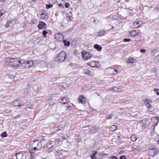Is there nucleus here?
Instances as JSON below:
<instances>
[{
  "mask_svg": "<svg viewBox=\"0 0 159 159\" xmlns=\"http://www.w3.org/2000/svg\"><path fill=\"white\" fill-rule=\"evenodd\" d=\"M5 63L7 66H10L12 68H17L20 66L21 62L20 60L16 58H7L6 59Z\"/></svg>",
  "mask_w": 159,
  "mask_h": 159,
  "instance_id": "1",
  "label": "nucleus"
},
{
  "mask_svg": "<svg viewBox=\"0 0 159 159\" xmlns=\"http://www.w3.org/2000/svg\"><path fill=\"white\" fill-rule=\"evenodd\" d=\"M67 54L65 51H62L55 58V61L57 62H63L66 58Z\"/></svg>",
  "mask_w": 159,
  "mask_h": 159,
  "instance_id": "2",
  "label": "nucleus"
},
{
  "mask_svg": "<svg viewBox=\"0 0 159 159\" xmlns=\"http://www.w3.org/2000/svg\"><path fill=\"white\" fill-rule=\"evenodd\" d=\"M82 55L83 58L84 60H88L90 59L93 56L92 54L85 51H84L82 52Z\"/></svg>",
  "mask_w": 159,
  "mask_h": 159,
  "instance_id": "3",
  "label": "nucleus"
},
{
  "mask_svg": "<svg viewBox=\"0 0 159 159\" xmlns=\"http://www.w3.org/2000/svg\"><path fill=\"white\" fill-rule=\"evenodd\" d=\"M158 152V150L156 148L150 149L148 151V155L150 156L153 157L156 153Z\"/></svg>",
  "mask_w": 159,
  "mask_h": 159,
  "instance_id": "4",
  "label": "nucleus"
},
{
  "mask_svg": "<svg viewBox=\"0 0 159 159\" xmlns=\"http://www.w3.org/2000/svg\"><path fill=\"white\" fill-rule=\"evenodd\" d=\"M141 124L143 128H145L149 126V122L148 120L144 119L141 121Z\"/></svg>",
  "mask_w": 159,
  "mask_h": 159,
  "instance_id": "5",
  "label": "nucleus"
},
{
  "mask_svg": "<svg viewBox=\"0 0 159 159\" xmlns=\"http://www.w3.org/2000/svg\"><path fill=\"white\" fill-rule=\"evenodd\" d=\"M54 98V97H50L47 100V104L50 106L54 105L56 102V101Z\"/></svg>",
  "mask_w": 159,
  "mask_h": 159,
  "instance_id": "6",
  "label": "nucleus"
},
{
  "mask_svg": "<svg viewBox=\"0 0 159 159\" xmlns=\"http://www.w3.org/2000/svg\"><path fill=\"white\" fill-rule=\"evenodd\" d=\"M46 26V24L42 21H39L38 25V27L39 29H45Z\"/></svg>",
  "mask_w": 159,
  "mask_h": 159,
  "instance_id": "7",
  "label": "nucleus"
},
{
  "mask_svg": "<svg viewBox=\"0 0 159 159\" xmlns=\"http://www.w3.org/2000/svg\"><path fill=\"white\" fill-rule=\"evenodd\" d=\"M55 38L57 41H61L63 39V37L62 34L57 33L56 34Z\"/></svg>",
  "mask_w": 159,
  "mask_h": 159,
  "instance_id": "8",
  "label": "nucleus"
},
{
  "mask_svg": "<svg viewBox=\"0 0 159 159\" xmlns=\"http://www.w3.org/2000/svg\"><path fill=\"white\" fill-rule=\"evenodd\" d=\"M87 65L92 67H98V66L96 62L94 61H92L87 63Z\"/></svg>",
  "mask_w": 159,
  "mask_h": 159,
  "instance_id": "9",
  "label": "nucleus"
},
{
  "mask_svg": "<svg viewBox=\"0 0 159 159\" xmlns=\"http://www.w3.org/2000/svg\"><path fill=\"white\" fill-rule=\"evenodd\" d=\"M59 101H60V103L65 104L68 103L69 102V100L68 98L65 97L61 98L59 100Z\"/></svg>",
  "mask_w": 159,
  "mask_h": 159,
  "instance_id": "10",
  "label": "nucleus"
},
{
  "mask_svg": "<svg viewBox=\"0 0 159 159\" xmlns=\"http://www.w3.org/2000/svg\"><path fill=\"white\" fill-rule=\"evenodd\" d=\"M151 102H152L151 100L147 99H146L144 102V104L146 107L148 108H150L151 107Z\"/></svg>",
  "mask_w": 159,
  "mask_h": 159,
  "instance_id": "11",
  "label": "nucleus"
},
{
  "mask_svg": "<svg viewBox=\"0 0 159 159\" xmlns=\"http://www.w3.org/2000/svg\"><path fill=\"white\" fill-rule=\"evenodd\" d=\"M99 130V128H96L95 126H93L89 128V131L90 132H92V133H93L96 131H98Z\"/></svg>",
  "mask_w": 159,
  "mask_h": 159,
  "instance_id": "12",
  "label": "nucleus"
},
{
  "mask_svg": "<svg viewBox=\"0 0 159 159\" xmlns=\"http://www.w3.org/2000/svg\"><path fill=\"white\" fill-rule=\"evenodd\" d=\"M17 159H24L23 152L17 153L16 154Z\"/></svg>",
  "mask_w": 159,
  "mask_h": 159,
  "instance_id": "13",
  "label": "nucleus"
},
{
  "mask_svg": "<svg viewBox=\"0 0 159 159\" xmlns=\"http://www.w3.org/2000/svg\"><path fill=\"white\" fill-rule=\"evenodd\" d=\"M79 102L82 104L85 103V99L84 97L80 96L79 98Z\"/></svg>",
  "mask_w": 159,
  "mask_h": 159,
  "instance_id": "14",
  "label": "nucleus"
},
{
  "mask_svg": "<svg viewBox=\"0 0 159 159\" xmlns=\"http://www.w3.org/2000/svg\"><path fill=\"white\" fill-rule=\"evenodd\" d=\"M66 19L68 21H72L73 19V17L71 15V13H70L67 14L66 17Z\"/></svg>",
  "mask_w": 159,
  "mask_h": 159,
  "instance_id": "15",
  "label": "nucleus"
},
{
  "mask_svg": "<svg viewBox=\"0 0 159 159\" xmlns=\"http://www.w3.org/2000/svg\"><path fill=\"white\" fill-rule=\"evenodd\" d=\"M20 65H22L23 67L25 68H28L29 67V65L28 64L27 61H24L22 63L21 62Z\"/></svg>",
  "mask_w": 159,
  "mask_h": 159,
  "instance_id": "16",
  "label": "nucleus"
},
{
  "mask_svg": "<svg viewBox=\"0 0 159 159\" xmlns=\"http://www.w3.org/2000/svg\"><path fill=\"white\" fill-rule=\"evenodd\" d=\"M93 47L94 48L97 49L98 51H100L102 50V47L99 45L97 44H95L94 45Z\"/></svg>",
  "mask_w": 159,
  "mask_h": 159,
  "instance_id": "17",
  "label": "nucleus"
},
{
  "mask_svg": "<svg viewBox=\"0 0 159 159\" xmlns=\"http://www.w3.org/2000/svg\"><path fill=\"white\" fill-rule=\"evenodd\" d=\"M105 31L104 30H100L98 31L99 34L98 35V36H102L105 35Z\"/></svg>",
  "mask_w": 159,
  "mask_h": 159,
  "instance_id": "18",
  "label": "nucleus"
},
{
  "mask_svg": "<svg viewBox=\"0 0 159 159\" xmlns=\"http://www.w3.org/2000/svg\"><path fill=\"white\" fill-rule=\"evenodd\" d=\"M139 21L134 22L133 24V25L134 28H137L140 27V25L139 24Z\"/></svg>",
  "mask_w": 159,
  "mask_h": 159,
  "instance_id": "19",
  "label": "nucleus"
},
{
  "mask_svg": "<svg viewBox=\"0 0 159 159\" xmlns=\"http://www.w3.org/2000/svg\"><path fill=\"white\" fill-rule=\"evenodd\" d=\"M117 129V127L116 126L112 125L110 127L109 129L111 131H114L116 130Z\"/></svg>",
  "mask_w": 159,
  "mask_h": 159,
  "instance_id": "20",
  "label": "nucleus"
},
{
  "mask_svg": "<svg viewBox=\"0 0 159 159\" xmlns=\"http://www.w3.org/2000/svg\"><path fill=\"white\" fill-rule=\"evenodd\" d=\"M63 42L65 46H69L70 45V42L69 41H67L66 40H63Z\"/></svg>",
  "mask_w": 159,
  "mask_h": 159,
  "instance_id": "21",
  "label": "nucleus"
},
{
  "mask_svg": "<svg viewBox=\"0 0 159 159\" xmlns=\"http://www.w3.org/2000/svg\"><path fill=\"white\" fill-rule=\"evenodd\" d=\"M35 144H37V145H38V142L37 140L35 141L32 145L33 147H34L33 149L35 151L37 149V147L34 146Z\"/></svg>",
  "mask_w": 159,
  "mask_h": 159,
  "instance_id": "22",
  "label": "nucleus"
},
{
  "mask_svg": "<svg viewBox=\"0 0 159 159\" xmlns=\"http://www.w3.org/2000/svg\"><path fill=\"white\" fill-rule=\"evenodd\" d=\"M97 152L95 151L93 153L91 154L90 157L91 159H96L95 155L97 154Z\"/></svg>",
  "mask_w": 159,
  "mask_h": 159,
  "instance_id": "23",
  "label": "nucleus"
},
{
  "mask_svg": "<svg viewBox=\"0 0 159 159\" xmlns=\"http://www.w3.org/2000/svg\"><path fill=\"white\" fill-rule=\"evenodd\" d=\"M137 34L136 31L134 30H133L132 31L130 32V35L131 36H134L136 35H137Z\"/></svg>",
  "mask_w": 159,
  "mask_h": 159,
  "instance_id": "24",
  "label": "nucleus"
},
{
  "mask_svg": "<svg viewBox=\"0 0 159 159\" xmlns=\"http://www.w3.org/2000/svg\"><path fill=\"white\" fill-rule=\"evenodd\" d=\"M12 25V23L11 21L7 20L6 24V27L7 28L9 27V26H11Z\"/></svg>",
  "mask_w": 159,
  "mask_h": 159,
  "instance_id": "25",
  "label": "nucleus"
},
{
  "mask_svg": "<svg viewBox=\"0 0 159 159\" xmlns=\"http://www.w3.org/2000/svg\"><path fill=\"white\" fill-rule=\"evenodd\" d=\"M130 138L131 141L133 142L135 141L137 139L135 135H132Z\"/></svg>",
  "mask_w": 159,
  "mask_h": 159,
  "instance_id": "26",
  "label": "nucleus"
},
{
  "mask_svg": "<svg viewBox=\"0 0 159 159\" xmlns=\"http://www.w3.org/2000/svg\"><path fill=\"white\" fill-rule=\"evenodd\" d=\"M28 64L29 65V67L32 66L34 64L33 62L32 61H27Z\"/></svg>",
  "mask_w": 159,
  "mask_h": 159,
  "instance_id": "27",
  "label": "nucleus"
},
{
  "mask_svg": "<svg viewBox=\"0 0 159 159\" xmlns=\"http://www.w3.org/2000/svg\"><path fill=\"white\" fill-rule=\"evenodd\" d=\"M133 150L136 153H138L140 151V148L137 147L134 148Z\"/></svg>",
  "mask_w": 159,
  "mask_h": 159,
  "instance_id": "28",
  "label": "nucleus"
},
{
  "mask_svg": "<svg viewBox=\"0 0 159 159\" xmlns=\"http://www.w3.org/2000/svg\"><path fill=\"white\" fill-rule=\"evenodd\" d=\"M118 87L116 86L113 87V88H111V90H113L115 92H118V91H119L118 90Z\"/></svg>",
  "mask_w": 159,
  "mask_h": 159,
  "instance_id": "29",
  "label": "nucleus"
},
{
  "mask_svg": "<svg viewBox=\"0 0 159 159\" xmlns=\"http://www.w3.org/2000/svg\"><path fill=\"white\" fill-rule=\"evenodd\" d=\"M1 136L2 137L4 138L7 136V135L6 132H4L1 134Z\"/></svg>",
  "mask_w": 159,
  "mask_h": 159,
  "instance_id": "30",
  "label": "nucleus"
},
{
  "mask_svg": "<svg viewBox=\"0 0 159 159\" xmlns=\"http://www.w3.org/2000/svg\"><path fill=\"white\" fill-rule=\"evenodd\" d=\"M90 71L88 69H84V73L85 74H88L90 73Z\"/></svg>",
  "mask_w": 159,
  "mask_h": 159,
  "instance_id": "31",
  "label": "nucleus"
},
{
  "mask_svg": "<svg viewBox=\"0 0 159 159\" xmlns=\"http://www.w3.org/2000/svg\"><path fill=\"white\" fill-rule=\"evenodd\" d=\"M151 120L152 121H155L154 122H157L158 120V118L154 116L152 118Z\"/></svg>",
  "mask_w": 159,
  "mask_h": 159,
  "instance_id": "32",
  "label": "nucleus"
},
{
  "mask_svg": "<svg viewBox=\"0 0 159 159\" xmlns=\"http://www.w3.org/2000/svg\"><path fill=\"white\" fill-rule=\"evenodd\" d=\"M48 33V32L45 30H44L43 32V36L44 37H45L46 36L47 34Z\"/></svg>",
  "mask_w": 159,
  "mask_h": 159,
  "instance_id": "33",
  "label": "nucleus"
},
{
  "mask_svg": "<svg viewBox=\"0 0 159 159\" xmlns=\"http://www.w3.org/2000/svg\"><path fill=\"white\" fill-rule=\"evenodd\" d=\"M129 62L131 63H133L134 62V59L132 58H129Z\"/></svg>",
  "mask_w": 159,
  "mask_h": 159,
  "instance_id": "34",
  "label": "nucleus"
},
{
  "mask_svg": "<svg viewBox=\"0 0 159 159\" xmlns=\"http://www.w3.org/2000/svg\"><path fill=\"white\" fill-rule=\"evenodd\" d=\"M53 6V5L52 4H47L46 5V8L47 9H48L52 7Z\"/></svg>",
  "mask_w": 159,
  "mask_h": 159,
  "instance_id": "35",
  "label": "nucleus"
},
{
  "mask_svg": "<svg viewBox=\"0 0 159 159\" xmlns=\"http://www.w3.org/2000/svg\"><path fill=\"white\" fill-rule=\"evenodd\" d=\"M112 114H110L109 115H107L106 116V118L107 119H109L110 118H111L112 117Z\"/></svg>",
  "mask_w": 159,
  "mask_h": 159,
  "instance_id": "36",
  "label": "nucleus"
},
{
  "mask_svg": "<svg viewBox=\"0 0 159 159\" xmlns=\"http://www.w3.org/2000/svg\"><path fill=\"white\" fill-rule=\"evenodd\" d=\"M131 39H123V41L125 42H129L131 41Z\"/></svg>",
  "mask_w": 159,
  "mask_h": 159,
  "instance_id": "37",
  "label": "nucleus"
},
{
  "mask_svg": "<svg viewBox=\"0 0 159 159\" xmlns=\"http://www.w3.org/2000/svg\"><path fill=\"white\" fill-rule=\"evenodd\" d=\"M108 159H117V158L114 156H111L108 158Z\"/></svg>",
  "mask_w": 159,
  "mask_h": 159,
  "instance_id": "38",
  "label": "nucleus"
},
{
  "mask_svg": "<svg viewBox=\"0 0 159 159\" xmlns=\"http://www.w3.org/2000/svg\"><path fill=\"white\" fill-rule=\"evenodd\" d=\"M121 88H118V90L119 91H118V92H122L123 91V89H121Z\"/></svg>",
  "mask_w": 159,
  "mask_h": 159,
  "instance_id": "39",
  "label": "nucleus"
},
{
  "mask_svg": "<svg viewBox=\"0 0 159 159\" xmlns=\"http://www.w3.org/2000/svg\"><path fill=\"white\" fill-rule=\"evenodd\" d=\"M18 102V101L17 100H15L13 102V104L14 105V106H17L16 104H17V103Z\"/></svg>",
  "mask_w": 159,
  "mask_h": 159,
  "instance_id": "40",
  "label": "nucleus"
},
{
  "mask_svg": "<svg viewBox=\"0 0 159 159\" xmlns=\"http://www.w3.org/2000/svg\"><path fill=\"white\" fill-rule=\"evenodd\" d=\"M120 159H125L126 158V157L125 155L122 156L120 157Z\"/></svg>",
  "mask_w": 159,
  "mask_h": 159,
  "instance_id": "41",
  "label": "nucleus"
},
{
  "mask_svg": "<svg viewBox=\"0 0 159 159\" xmlns=\"http://www.w3.org/2000/svg\"><path fill=\"white\" fill-rule=\"evenodd\" d=\"M69 6L70 5L68 3H66L65 4V7L66 8H68Z\"/></svg>",
  "mask_w": 159,
  "mask_h": 159,
  "instance_id": "42",
  "label": "nucleus"
},
{
  "mask_svg": "<svg viewBox=\"0 0 159 159\" xmlns=\"http://www.w3.org/2000/svg\"><path fill=\"white\" fill-rule=\"evenodd\" d=\"M21 117V115L20 114H18L14 117V118H20Z\"/></svg>",
  "mask_w": 159,
  "mask_h": 159,
  "instance_id": "43",
  "label": "nucleus"
},
{
  "mask_svg": "<svg viewBox=\"0 0 159 159\" xmlns=\"http://www.w3.org/2000/svg\"><path fill=\"white\" fill-rule=\"evenodd\" d=\"M140 52L142 53H144L145 52V49H141L140 50Z\"/></svg>",
  "mask_w": 159,
  "mask_h": 159,
  "instance_id": "44",
  "label": "nucleus"
},
{
  "mask_svg": "<svg viewBox=\"0 0 159 159\" xmlns=\"http://www.w3.org/2000/svg\"><path fill=\"white\" fill-rule=\"evenodd\" d=\"M110 71L112 72H113V71H115L116 72H117V70H114L113 69H110Z\"/></svg>",
  "mask_w": 159,
  "mask_h": 159,
  "instance_id": "45",
  "label": "nucleus"
},
{
  "mask_svg": "<svg viewBox=\"0 0 159 159\" xmlns=\"http://www.w3.org/2000/svg\"><path fill=\"white\" fill-rule=\"evenodd\" d=\"M3 12H2V11H0V17H1V16H2L3 15Z\"/></svg>",
  "mask_w": 159,
  "mask_h": 159,
  "instance_id": "46",
  "label": "nucleus"
},
{
  "mask_svg": "<svg viewBox=\"0 0 159 159\" xmlns=\"http://www.w3.org/2000/svg\"><path fill=\"white\" fill-rule=\"evenodd\" d=\"M61 130V128H59L57 129L56 130H55V131L58 132Z\"/></svg>",
  "mask_w": 159,
  "mask_h": 159,
  "instance_id": "47",
  "label": "nucleus"
},
{
  "mask_svg": "<svg viewBox=\"0 0 159 159\" xmlns=\"http://www.w3.org/2000/svg\"><path fill=\"white\" fill-rule=\"evenodd\" d=\"M72 107L70 106H67V109H70Z\"/></svg>",
  "mask_w": 159,
  "mask_h": 159,
  "instance_id": "48",
  "label": "nucleus"
},
{
  "mask_svg": "<svg viewBox=\"0 0 159 159\" xmlns=\"http://www.w3.org/2000/svg\"><path fill=\"white\" fill-rule=\"evenodd\" d=\"M59 7H63V5L61 3H60V4H59Z\"/></svg>",
  "mask_w": 159,
  "mask_h": 159,
  "instance_id": "49",
  "label": "nucleus"
},
{
  "mask_svg": "<svg viewBox=\"0 0 159 159\" xmlns=\"http://www.w3.org/2000/svg\"><path fill=\"white\" fill-rule=\"evenodd\" d=\"M154 90L155 91H157V90H159V89H154Z\"/></svg>",
  "mask_w": 159,
  "mask_h": 159,
  "instance_id": "50",
  "label": "nucleus"
},
{
  "mask_svg": "<svg viewBox=\"0 0 159 159\" xmlns=\"http://www.w3.org/2000/svg\"><path fill=\"white\" fill-rule=\"evenodd\" d=\"M22 106H23V104H19L17 105V106L18 107H21Z\"/></svg>",
  "mask_w": 159,
  "mask_h": 159,
  "instance_id": "51",
  "label": "nucleus"
},
{
  "mask_svg": "<svg viewBox=\"0 0 159 159\" xmlns=\"http://www.w3.org/2000/svg\"><path fill=\"white\" fill-rule=\"evenodd\" d=\"M34 20H32V21H31V23H32V24H34Z\"/></svg>",
  "mask_w": 159,
  "mask_h": 159,
  "instance_id": "52",
  "label": "nucleus"
},
{
  "mask_svg": "<svg viewBox=\"0 0 159 159\" xmlns=\"http://www.w3.org/2000/svg\"><path fill=\"white\" fill-rule=\"evenodd\" d=\"M156 94L157 95H159V92H157L156 93Z\"/></svg>",
  "mask_w": 159,
  "mask_h": 159,
  "instance_id": "53",
  "label": "nucleus"
},
{
  "mask_svg": "<svg viewBox=\"0 0 159 159\" xmlns=\"http://www.w3.org/2000/svg\"><path fill=\"white\" fill-rule=\"evenodd\" d=\"M5 0H0V1L2 2H4L5 1Z\"/></svg>",
  "mask_w": 159,
  "mask_h": 159,
  "instance_id": "54",
  "label": "nucleus"
},
{
  "mask_svg": "<svg viewBox=\"0 0 159 159\" xmlns=\"http://www.w3.org/2000/svg\"><path fill=\"white\" fill-rule=\"evenodd\" d=\"M157 142L159 144V139H158V140H157Z\"/></svg>",
  "mask_w": 159,
  "mask_h": 159,
  "instance_id": "55",
  "label": "nucleus"
},
{
  "mask_svg": "<svg viewBox=\"0 0 159 159\" xmlns=\"http://www.w3.org/2000/svg\"><path fill=\"white\" fill-rule=\"evenodd\" d=\"M44 14V13H42L41 14V16H42Z\"/></svg>",
  "mask_w": 159,
  "mask_h": 159,
  "instance_id": "56",
  "label": "nucleus"
},
{
  "mask_svg": "<svg viewBox=\"0 0 159 159\" xmlns=\"http://www.w3.org/2000/svg\"><path fill=\"white\" fill-rule=\"evenodd\" d=\"M32 1L33 2H35L36 1V0H32Z\"/></svg>",
  "mask_w": 159,
  "mask_h": 159,
  "instance_id": "57",
  "label": "nucleus"
},
{
  "mask_svg": "<svg viewBox=\"0 0 159 159\" xmlns=\"http://www.w3.org/2000/svg\"><path fill=\"white\" fill-rule=\"evenodd\" d=\"M104 155H107V154H105Z\"/></svg>",
  "mask_w": 159,
  "mask_h": 159,
  "instance_id": "58",
  "label": "nucleus"
},
{
  "mask_svg": "<svg viewBox=\"0 0 159 159\" xmlns=\"http://www.w3.org/2000/svg\"><path fill=\"white\" fill-rule=\"evenodd\" d=\"M125 1H128V0H125Z\"/></svg>",
  "mask_w": 159,
  "mask_h": 159,
  "instance_id": "59",
  "label": "nucleus"
}]
</instances>
